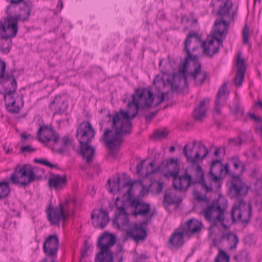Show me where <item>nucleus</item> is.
Segmentation results:
<instances>
[{"label":"nucleus","mask_w":262,"mask_h":262,"mask_svg":"<svg viewBox=\"0 0 262 262\" xmlns=\"http://www.w3.org/2000/svg\"><path fill=\"white\" fill-rule=\"evenodd\" d=\"M4 149L5 150V152H6V154H10L12 151V148H7L6 146H4Z\"/></svg>","instance_id":"64"},{"label":"nucleus","mask_w":262,"mask_h":262,"mask_svg":"<svg viewBox=\"0 0 262 262\" xmlns=\"http://www.w3.org/2000/svg\"><path fill=\"white\" fill-rule=\"evenodd\" d=\"M49 108L54 111V115L57 114H61L64 112L66 106L61 97L56 96L54 100L51 102Z\"/></svg>","instance_id":"29"},{"label":"nucleus","mask_w":262,"mask_h":262,"mask_svg":"<svg viewBox=\"0 0 262 262\" xmlns=\"http://www.w3.org/2000/svg\"><path fill=\"white\" fill-rule=\"evenodd\" d=\"M167 62L169 63V64L170 65V66L171 67L173 66V65L174 63V62L172 61V59H171L169 55H168L167 56Z\"/></svg>","instance_id":"60"},{"label":"nucleus","mask_w":262,"mask_h":262,"mask_svg":"<svg viewBox=\"0 0 262 262\" xmlns=\"http://www.w3.org/2000/svg\"><path fill=\"white\" fill-rule=\"evenodd\" d=\"M209 101L210 99L209 98H205L200 102L199 107L194 109L193 118L195 120L201 121L205 116L207 106Z\"/></svg>","instance_id":"28"},{"label":"nucleus","mask_w":262,"mask_h":262,"mask_svg":"<svg viewBox=\"0 0 262 262\" xmlns=\"http://www.w3.org/2000/svg\"><path fill=\"white\" fill-rule=\"evenodd\" d=\"M10 193L9 183L8 181L0 182V200L5 199Z\"/></svg>","instance_id":"37"},{"label":"nucleus","mask_w":262,"mask_h":262,"mask_svg":"<svg viewBox=\"0 0 262 262\" xmlns=\"http://www.w3.org/2000/svg\"><path fill=\"white\" fill-rule=\"evenodd\" d=\"M237 72L234 77V83L237 87L240 86L244 78V74L246 70L244 60L240 55H238L236 59Z\"/></svg>","instance_id":"21"},{"label":"nucleus","mask_w":262,"mask_h":262,"mask_svg":"<svg viewBox=\"0 0 262 262\" xmlns=\"http://www.w3.org/2000/svg\"><path fill=\"white\" fill-rule=\"evenodd\" d=\"M221 152L220 148L219 147H216L215 149V151H214V155L215 156H218L219 155V154Z\"/></svg>","instance_id":"62"},{"label":"nucleus","mask_w":262,"mask_h":262,"mask_svg":"<svg viewBox=\"0 0 262 262\" xmlns=\"http://www.w3.org/2000/svg\"><path fill=\"white\" fill-rule=\"evenodd\" d=\"M230 257L222 249H220L218 255L215 257L214 262H229Z\"/></svg>","instance_id":"39"},{"label":"nucleus","mask_w":262,"mask_h":262,"mask_svg":"<svg viewBox=\"0 0 262 262\" xmlns=\"http://www.w3.org/2000/svg\"><path fill=\"white\" fill-rule=\"evenodd\" d=\"M12 46L11 38H0V51L4 54H8Z\"/></svg>","instance_id":"36"},{"label":"nucleus","mask_w":262,"mask_h":262,"mask_svg":"<svg viewBox=\"0 0 262 262\" xmlns=\"http://www.w3.org/2000/svg\"><path fill=\"white\" fill-rule=\"evenodd\" d=\"M48 186L51 189L60 190L67 184L66 175L53 174L48 179Z\"/></svg>","instance_id":"20"},{"label":"nucleus","mask_w":262,"mask_h":262,"mask_svg":"<svg viewBox=\"0 0 262 262\" xmlns=\"http://www.w3.org/2000/svg\"><path fill=\"white\" fill-rule=\"evenodd\" d=\"M168 133L165 130H157L154 132V138L157 140H160L166 138Z\"/></svg>","instance_id":"40"},{"label":"nucleus","mask_w":262,"mask_h":262,"mask_svg":"<svg viewBox=\"0 0 262 262\" xmlns=\"http://www.w3.org/2000/svg\"><path fill=\"white\" fill-rule=\"evenodd\" d=\"M19 9L20 13L16 15L21 16V18L19 20H21L23 21L27 20L31 10L30 4L27 2H24L23 6L20 7Z\"/></svg>","instance_id":"35"},{"label":"nucleus","mask_w":262,"mask_h":262,"mask_svg":"<svg viewBox=\"0 0 262 262\" xmlns=\"http://www.w3.org/2000/svg\"><path fill=\"white\" fill-rule=\"evenodd\" d=\"M163 203L164 204H166L167 206H169L171 204H174V202L170 194L168 193H165L164 197Z\"/></svg>","instance_id":"45"},{"label":"nucleus","mask_w":262,"mask_h":262,"mask_svg":"<svg viewBox=\"0 0 262 262\" xmlns=\"http://www.w3.org/2000/svg\"><path fill=\"white\" fill-rule=\"evenodd\" d=\"M113 260L112 252L102 250H99L95 258V262H113Z\"/></svg>","instance_id":"33"},{"label":"nucleus","mask_w":262,"mask_h":262,"mask_svg":"<svg viewBox=\"0 0 262 262\" xmlns=\"http://www.w3.org/2000/svg\"><path fill=\"white\" fill-rule=\"evenodd\" d=\"M70 201L67 200L55 207H50L47 210V219L51 225L59 226L60 221L64 222L70 215Z\"/></svg>","instance_id":"10"},{"label":"nucleus","mask_w":262,"mask_h":262,"mask_svg":"<svg viewBox=\"0 0 262 262\" xmlns=\"http://www.w3.org/2000/svg\"><path fill=\"white\" fill-rule=\"evenodd\" d=\"M159 82L161 83L163 86L165 85V81L164 79L162 77H159V76H157V77L154 79L153 83L156 84V83Z\"/></svg>","instance_id":"53"},{"label":"nucleus","mask_w":262,"mask_h":262,"mask_svg":"<svg viewBox=\"0 0 262 262\" xmlns=\"http://www.w3.org/2000/svg\"><path fill=\"white\" fill-rule=\"evenodd\" d=\"M191 36V34L189 35L185 41L184 51L186 52L187 55L182 62V69H179L178 73H173L170 77L166 80L167 83L170 85L172 91H177L180 88H184L187 86L186 71L187 67L188 64V60H193L194 61H197V56H192L190 54L188 49L190 44L189 37ZM179 69H180V67H179Z\"/></svg>","instance_id":"4"},{"label":"nucleus","mask_w":262,"mask_h":262,"mask_svg":"<svg viewBox=\"0 0 262 262\" xmlns=\"http://www.w3.org/2000/svg\"><path fill=\"white\" fill-rule=\"evenodd\" d=\"M164 100V93H162L160 95V100L159 102H158L157 103H156L154 106H153L154 107H156V106H158L159 104H160L161 103V102H162Z\"/></svg>","instance_id":"57"},{"label":"nucleus","mask_w":262,"mask_h":262,"mask_svg":"<svg viewBox=\"0 0 262 262\" xmlns=\"http://www.w3.org/2000/svg\"><path fill=\"white\" fill-rule=\"evenodd\" d=\"M201 46L203 48L204 53L210 57H212L219 51V46L215 45L213 39L203 42Z\"/></svg>","instance_id":"26"},{"label":"nucleus","mask_w":262,"mask_h":262,"mask_svg":"<svg viewBox=\"0 0 262 262\" xmlns=\"http://www.w3.org/2000/svg\"><path fill=\"white\" fill-rule=\"evenodd\" d=\"M249 187L242 181L238 176H234L228 194L231 199H235L231 210V217L233 221L237 219L243 223H248L251 215L252 207L247 204L243 198L248 193Z\"/></svg>","instance_id":"2"},{"label":"nucleus","mask_w":262,"mask_h":262,"mask_svg":"<svg viewBox=\"0 0 262 262\" xmlns=\"http://www.w3.org/2000/svg\"><path fill=\"white\" fill-rule=\"evenodd\" d=\"M216 35H217L214 34L213 36V39L216 40L215 44V45H218L219 48L220 49V46L222 45L223 41H222V39L217 37Z\"/></svg>","instance_id":"52"},{"label":"nucleus","mask_w":262,"mask_h":262,"mask_svg":"<svg viewBox=\"0 0 262 262\" xmlns=\"http://www.w3.org/2000/svg\"><path fill=\"white\" fill-rule=\"evenodd\" d=\"M221 239L226 240L230 245V250L235 249L238 243V238L237 235L232 232H223L221 235Z\"/></svg>","instance_id":"31"},{"label":"nucleus","mask_w":262,"mask_h":262,"mask_svg":"<svg viewBox=\"0 0 262 262\" xmlns=\"http://www.w3.org/2000/svg\"><path fill=\"white\" fill-rule=\"evenodd\" d=\"M158 110L154 112H151L149 115H146L145 116V120L147 122H149L151 120L156 116L157 113H158Z\"/></svg>","instance_id":"50"},{"label":"nucleus","mask_w":262,"mask_h":262,"mask_svg":"<svg viewBox=\"0 0 262 262\" xmlns=\"http://www.w3.org/2000/svg\"><path fill=\"white\" fill-rule=\"evenodd\" d=\"M191 35L190 37H189V41H190V44L189 46V50L190 52V54L193 56H196L197 55H192V53H191L190 50H191L192 53L194 52L196 50H198L199 49V44L200 42V38L198 36V34L195 32H190L187 35L185 39L186 40L187 38H188V36L189 35ZM185 41H184L185 42ZM198 57H197V58ZM194 63V64H198V61H194L193 60H192Z\"/></svg>","instance_id":"30"},{"label":"nucleus","mask_w":262,"mask_h":262,"mask_svg":"<svg viewBox=\"0 0 262 262\" xmlns=\"http://www.w3.org/2000/svg\"><path fill=\"white\" fill-rule=\"evenodd\" d=\"M230 163L232 164L235 170H237L239 168H241V170H242L243 166V163L237 157L233 158L231 160Z\"/></svg>","instance_id":"41"},{"label":"nucleus","mask_w":262,"mask_h":262,"mask_svg":"<svg viewBox=\"0 0 262 262\" xmlns=\"http://www.w3.org/2000/svg\"><path fill=\"white\" fill-rule=\"evenodd\" d=\"M189 76L193 79L195 86L202 85L206 78V73L201 71V66L198 63L193 72Z\"/></svg>","instance_id":"25"},{"label":"nucleus","mask_w":262,"mask_h":262,"mask_svg":"<svg viewBox=\"0 0 262 262\" xmlns=\"http://www.w3.org/2000/svg\"><path fill=\"white\" fill-rule=\"evenodd\" d=\"M166 166L170 170V175L173 178L172 185L175 190L181 191H186L190 185H192V176L188 172L181 176H178L179 165L177 161L173 159L167 160Z\"/></svg>","instance_id":"6"},{"label":"nucleus","mask_w":262,"mask_h":262,"mask_svg":"<svg viewBox=\"0 0 262 262\" xmlns=\"http://www.w3.org/2000/svg\"><path fill=\"white\" fill-rule=\"evenodd\" d=\"M153 101L154 95L150 91L147 89L137 88L132 95V100L127 103V112L120 110L113 115L108 113L106 117L112 129L106 128L101 137L106 146L114 149L116 147L115 143L121 142L120 136L130 133V120L135 117L139 108H152Z\"/></svg>","instance_id":"1"},{"label":"nucleus","mask_w":262,"mask_h":262,"mask_svg":"<svg viewBox=\"0 0 262 262\" xmlns=\"http://www.w3.org/2000/svg\"><path fill=\"white\" fill-rule=\"evenodd\" d=\"M185 234L180 228L176 230L170 236L167 244L170 249H177L184 244V236Z\"/></svg>","instance_id":"17"},{"label":"nucleus","mask_w":262,"mask_h":262,"mask_svg":"<svg viewBox=\"0 0 262 262\" xmlns=\"http://www.w3.org/2000/svg\"><path fill=\"white\" fill-rule=\"evenodd\" d=\"M133 184L134 182L129 181L125 182L123 185V187L125 186L128 187L126 194L128 195L127 201L129 202V206L133 209L132 214L135 217L138 216L145 217L147 218L146 221H148L149 222L152 216V214H150V204L138 199H132L131 198L130 192L132 190Z\"/></svg>","instance_id":"7"},{"label":"nucleus","mask_w":262,"mask_h":262,"mask_svg":"<svg viewBox=\"0 0 262 262\" xmlns=\"http://www.w3.org/2000/svg\"><path fill=\"white\" fill-rule=\"evenodd\" d=\"M155 185H156L155 189L156 190L157 192L158 193L161 192L163 190V183L160 181H158Z\"/></svg>","instance_id":"48"},{"label":"nucleus","mask_w":262,"mask_h":262,"mask_svg":"<svg viewBox=\"0 0 262 262\" xmlns=\"http://www.w3.org/2000/svg\"><path fill=\"white\" fill-rule=\"evenodd\" d=\"M90 143L80 144V152L86 163L92 161V158L95 152V148L90 145Z\"/></svg>","instance_id":"27"},{"label":"nucleus","mask_w":262,"mask_h":262,"mask_svg":"<svg viewBox=\"0 0 262 262\" xmlns=\"http://www.w3.org/2000/svg\"><path fill=\"white\" fill-rule=\"evenodd\" d=\"M217 166L218 167V169L220 171L221 174H223V164L221 163L220 160H213L210 165V169L208 172V175L210 177V179L213 181L216 184V187L217 188H220L221 185V180L222 178L221 176L219 177L214 174L213 172V168Z\"/></svg>","instance_id":"23"},{"label":"nucleus","mask_w":262,"mask_h":262,"mask_svg":"<svg viewBox=\"0 0 262 262\" xmlns=\"http://www.w3.org/2000/svg\"><path fill=\"white\" fill-rule=\"evenodd\" d=\"M85 244L86 243V242L85 241ZM88 247L85 244L81 250V255H80V260H81L82 259L84 258L85 257L88 256L87 251L88 250Z\"/></svg>","instance_id":"47"},{"label":"nucleus","mask_w":262,"mask_h":262,"mask_svg":"<svg viewBox=\"0 0 262 262\" xmlns=\"http://www.w3.org/2000/svg\"><path fill=\"white\" fill-rule=\"evenodd\" d=\"M120 177H117L116 179H114L113 180L112 186H111V179H108L107 180V183L108 185V187L110 188V191L111 192H113L114 191H119L122 188L120 187Z\"/></svg>","instance_id":"38"},{"label":"nucleus","mask_w":262,"mask_h":262,"mask_svg":"<svg viewBox=\"0 0 262 262\" xmlns=\"http://www.w3.org/2000/svg\"><path fill=\"white\" fill-rule=\"evenodd\" d=\"M228 24L229 23L224 19L216 20L214 22L215 30L214 34L220 36L226 35L227 33Z\"/></svg>","instance_id":"32"},{"label":"nucleus","mask_w":262,"mask_h":262,"mask_svg":"<svg viewBox=\"0 0 262 262\" xmlns=\"http://www.w3.org/2000/svg\"><path fill=\"white\" fill-rule=\"evenodd\" d=\"M12 6L8 5L6 8L8 16L4 21H0V38L14 37L18 31L17 21L21 18L20 15H12Z\"/></svg>","instance_id":"8"},{"label":"nucleus","mask_w":262,"mask_h":262,"mask_svg":"<svg viewBox=\"0 0 262 262\" xmlns=\"http://www.w3.org/2000/svg\"><path fill=\"white\" fill-rule=\"evenodd\" d=\"M149 166L150 167L151 170L150 171H148V170H147V171L145 174V177H146L152 173H155L157 172L160 169L159 167H158L157 169L153 168L154 166L153 162H150L149 163Z\"/></svg>","instance_id":"46"},{"label":"nucleus","mask_w":262,"mask_h":262,"mask_svg":"<svg viewBox=\"0 0 262 262\" xmlns=\"http://www.w3.org/2000/svg\"><path fill=\"white\" fill-rule=\"evenodd\" d=\"M95 134L89 121H83L77 128L76 137L79 144L91 143Z\"/></svg>","instance_id":"11"},{"label":"nucleus","mask_w":262,"mask_h":262,"mask_svg":"<svg viewBox=\"0 0 262 262\" xmlns=\"http://www.w3.org/2000/svg\"><path fill=\"white\" fill-rule=\"evenodd\" d=\"M195 165L196 166L194 169V177H192V185L200 184L205 189L206 192H211L212 191V187L207 185L202 168L199 164V162Z\"/></svg>","instance_id":"16"},{"label":"nucleus","mask_w":262,"mask_h":262,"mask_svg":"<svg viewBox=\"0 0 262 262\" xmlns=\"http://www.w3.org/2000/svg\"><path fill=\"white\" fill-rule=\"evenodd\" d=\"M219 2H222V5H221L217 15L221 17V19L226 18L228 19L229 22L233 20V14H230V12L232 8V3L231 0H217Z\"/></svg>","instance_id":"19"},{"label":"nucleus","mask_w":262,"mask_h":262,"mask_svg":"<svg viewBox=\"0 0 262 262\" xmlns=\"http://www.w3.org/2000/svg\"><path fill=\"white\" fill-rule=\"evenodd\" d=\"M20 150L21 152L28 151L30 152H32L34 151L35 150V149L32 148L30 145H27L21 147L20 148Z\"/></svg>","instance_id":"49"},{"label":"nucleus","mask_w":262,"mask_h":262,"mask_svg":"<svg viewBox=\"0 0 262 262\" xmlns=\"http://www.w3.org/2000/svg\"><path fill=\"white\" fill-rule=\"evenodd\" d=\"M228 207L227 200L222 195H219L217 199L214 200L204 210L202 213L210 224L209 230L217 226L219 222L225 220V212Z\"/></svg>","instance_id":"3"},{"label":"nucleus","mask_w":262,"mask_h":262,"mask_svg":"<svg viewBox=\"0 0 262 262\" xmlns=\"http://www.w3.org/2000/svg\"><path fill=\"white\" fill-rule=\"evenodd\" d=\"M224 222H225V221H223L221 222H219V224H220L222 225V226L223 227V228L225 230H226V229H228V226L226 224H225L224 223Z\"/></svg>","instance_id":"63"},{"label":"nucleus","mask_w":262,"mask_h":262,"mask_svg":"<svg viewBox=\"0 0 262 262\" xmlns=\"http://www.w3.org/2000/svg\"><path fill=\"white\" fill-rule=\"evenodd\" d=\"M195 198L199 201L205 202L207 200L206 195H202L199 192L195 194Z\"/></svg>","instance_id":"51"},{"label":"nucleus","mask_w":262,"mask_h":262,"mask_svg":"<svg viewBox=\"0 0 262 262\" xmlns=\"http://www.w3.org/2000/svg\"><path fill=\"white\" fill-rule=\"evenodd\" d=\"M227 83L224 82L222 86L219 88L217 93L216 94V100L215 101L214 110L217 114L220 113V107L225 101L227 97L229 94L226 92Z\"/></svg>","instance_id":"22"},{"label":"nucleus","mask_w":262,"mask_h":262,"mask_svg":"<svg viewBox=\"0 0 262 262\" xmlns=\"http://www.w3.org/2000/svg\"><path fill=\"white\" fill-rule=\"evenodd\" d=\"M144 162V161H141L140 163L138 164L136 166L137 173L138 174H140V172L143 168V164Z\"/></svg>","instance_id":"55"},{"label":"nucleus","mask_w":262,"mask_h":262,"mask_svg":"<svg viewBox=\"0 0 262 262\" xmlns=\"http://www.w3.org/2000/svg\"><path fill=\"white\" fill-rule=\"evenodd\" d=\"M16 100H15V103H14V104H13L12 109V110H15L17 107L18 108V111L17 112H15V113H12L13 114H18L19 113L20 110V107H19V106L18 105H16Z\"/></svg>","instance_id":"59"},{"label":"nucleus","mask_w":262,"mask_h":262,"mask_svg":"<svg viewBox=\"0 0 262 262\" xmlns=\"http://www.w3.org/2000/svg\"><path fill=\"white\" fill-rule=\"evenodd\" d=\"M37 180L32 167L30 165H17L9 178L10 182L19 187L25 188Z\"/></svg>","instance_id":"5"},{"label":"nucleus","mask_w":262,"mask_h":262,"mask_svg":"<svg viewBox=\"0 0 262 262\" xmlns=\"http://www.w3.org/2000/svg\"><path fill=\"white\" fill-rule=\"evenodd\" d=\"M203 227V225L201 221L195 219H191L181 225L180 229L182 230L186 235L191 236L199 233Z\"/></svg>","instance_id":"14"},{"label":"nucleus","mask_w":262,"mask_h":262,"mask_svg":"<svg viewBox=\"0 0 262 262\" xmlns=\"http://www.w3.org/2000/svg\"><path fill=\"white\" fill-rule=\"evenodd\" d=\"M148 223V221H145L140 224H134L130 229L127 230V236L132 238V239L136 242L144 239L146 236V231L143 227V226Z\"/></svg>","instance_id":"13"},{"label":"nucleus","mask_w":262,"mask_h":262,"mask_svg":"<svg viewBox=\"0 0 262 262\" xmlns=\"http://www.w3.org/2000/svg\"><path fill=\"white\" fill-rule=\"evenodd\" d=\"M72 140L70 139L68 136H64L61 138V145L59 146V142L57 144L53 145V150L59 154H62L67 150L68 146L72 145Z\"/></svg>","instance_id":"34"},{"label":"nucleus","mask_w":262,"mask_h":262,"mask_svg":"<svg viewBox=\"0 0 262 262\" xmlns=\"http://www.w3.org/2000/svg\"><path fill=\"white\" fill-rule=\"evenodd\" d=\"M6 1L9 2L10 3L9 5H11L12 7V6L11 5H12V4L17 5V4H19L20 3L23 2L24 0H6Z\"/></svg>","instance_id":"58"},{"label":"nucleus","mask_w":262,"mask_h":262,"mask_svg":"<svg viewBox=\"0 0 262 262\" xmlns=\"http://www.w3.org/2000/svg\"><path fill=\"white\" fill-rule=\"evenodd\" d=\"M249 28L245 25L242 30L243 42L244 44H247L249 42Z\"/></svg>","instance_id":"43"},{"label":"nucleus","mask_w":262,"mask_h":262,"mask_svg":"<svg viewBox=\"0 0 262 262\" xmlns=\"http://www.w3.org/2000/svg\"><path fill=\"white\" fill-rule=\"evenodd\" d=\"M223 174L222 175H226V174L229 173V167L228 164L226 163L224 166H223Z\"/></svg>","instance_id":"56"},{"label":"nucleus","mask_w":262,"mask_h":262,"mask_svg":"<svg viewBox=\"0 0 262 262\" xmlns=\"http://www.w3.org/2000/svg\"><path fill=\"white\" fill-rule=\"evenodd\" d=\"M231 110L235 114H240L241 116H243L244 114V110L240 108L238 103H234Z\"/></svg>","instance_id":"44"},{"label":"nucleus","mask_w":262,"mask_h":262,"mask_svg":"<svg viewBox=\"0 0 262 262\" xmlns=\"http://www.w3.org/2000/svg\"><path fill=\"white\" fill-rule=\"evenodd\" d=\"M37 139L40 142L46 144L51 141L53 144H57L59 141V136L53 127L48 126H41L37 131Z\"/></svg>","instance_id":"12"},{"label":"nucleus","mask_w":262,"mask_h":262,"mask_svg":"<svg viewBox=\"0 0 262 262\" xmlns=\"http://www.w3.org/2000/svg\"><path fill=\"white\" fill-rule=\"evenodd\" d=\"M248 115L251 119H253L256 122H259L261 121V118L259 117L256 116L250 112L248 113Z\"/></svg>","instance_id":"54"},{"label":"nucleus","mask_w":262,"mask_h":262,"mask_svg":"<svg viewBox=\"0 0 262 262\" xmlns=\"http://www.w3.org/2000/svg\"><path fill=\"white\" fill-rule=\"evenodd\" d=\"M183 153L188 163L195 165L199 160H202L206 157L208 149L204 144L194 140L192 146H190L189 143L185 145L183 148Z\"/></svg>","instance_id":"9"},{"label":"nucleus","mask_w":262,"mask_h":262,"mask_svg":"<svg viewBox=\"0 0 262 262\" xmlns=\"http://www.w3.org/2000/svg\"><path fill=\"white\" fill-rule=\"evenodd\" d=\"M33 161L36 163H40L47 166L51 168H57V165L51 163L47 160L43 159H34Z\"/></svg>","instance_id":"42"},{"label":"nucleus","mask_w":262,"mask_h":262,"mask_svg":"<svg viewBox=\"0 0 262 262\" xmlns=\"http://www.w3.org/2000/svg\"><path fill=\"white\" fill-rule=\"evenodd\" d=\"M120 201L119 198H117L115 202V205L117 209V212L115 213V216L118 220H121V216H122L123 221L121 223L122 226H126L129 223L128 214L125 209V201H122L121 205L119 206L118 202Z\"/></svg>","instance_id":"24"},{"label":"nucleus","mask_w":262,"mask_h":262,"mask_svg":"<svg viewBox=\"0 0 262 262\" xmlns=\"http://www.w3.org/2000/svg\"><path fill=\"white\" fill-rule=\"evenodd\" d=\"M30 136V134L27 135L25 132H23L21 134V139H27Z\"/></svg>","instance_id":"61"},{"label":"nucleus","mask_w":262,"mask_h":262,"mask_svg":"<svg viewBox=\"0 0 262 262\" xmlns=\"http://www.w3.org/2000/svg\"><path fill=\"white\" fill-rule=\"evenodd\" d=\"M116 243V238L114 235L104 232L97 241V245L99 250L111 251L110 248Z\"/></svg>","instance_id":"18"},{"label":"nucleus","mask_w":262,"mask_h":262,"mask_svg":"<svg viewBox=\"0 0 262 262\" xmlns=\"http://www.w3.org/2000/svg\"><path fill=\"white\" fill-rule=\"evenodd\" d=\"M92 219L95 220V227L103 229L108 223L110 219L106 210H94L91 213Z\"/></svg>","instance_id":"15"}]
</instances>
